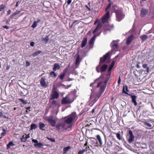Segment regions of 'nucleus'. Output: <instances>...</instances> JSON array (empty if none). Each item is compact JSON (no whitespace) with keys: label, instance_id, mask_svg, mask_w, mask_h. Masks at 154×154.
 <instances>
[{"label":"nucleus","instance_id":"6e6552de","mask_svg":"<svg viewBox=\"0 0 154 154\" xmlns=\"http://www.w3.org/2000/svg\"><path fill=\"white\" fill-rule=\"evenodd\" d=\"M102 26V23L100 22L98 24L97 26L95 29L93 31V34L95 35H99L101 33V31H100V29Z\"/></svg>","mask_w":154,"mask_h":154},{"label":"nucleus","instance_id":"79ce46f5","mask_svg":"<svg viewBox=\"0 0 154 154\" xmlns=\"http://www.w3.org/2000/svg\"><path fill=\"white\" fill-rule=\"evenodd\" d=\"M65 76V74L63 73L60 76L59 78L60 79L63 80Z\"/></svg>","mask_w":154,"mask_h":154},{"label":"nucleus","instance_id":"a19ab883","mask_svg":"<svg viewBox=\"0 0 154 154\" xmlns=\"http://www.w3.org/2000/svg\"><path fill=\"white\" fill-rule=\"evenodd\" d=\"M116 135L117 138L119 140H121V137L120 134L119 133H117L116 134Z\"/></svg>","mask_w":154,"mask_h":154},{"label":"nucleus","instance_id":"bf43d9fd","mask_svg":"<svg viewBox=\"0 0 154 154\" xmlns=\"http://www.w3.org/2000/svg\"><path fill=\"white\" fill-rule=\"evenodd\" d=\"M19 11H18V12H15L14 13V14H13V15L12 16H14V15H17V14H18V13H19Z\"/></svg>","mask_w":154,"mask_h":154},{"label":"nucleus","instance_id":"ddd939ff","mask_svg":"<svg viewBox=\"0 0 154 154\" xmlns=\"http://www.w3.org/2000/svg\"><path fill=\"white\" fill-rule=\"evenodd\" d=\"M45 78L42 77L40 80V85L42 86L44 88H46L48 87V85L45 81Z\"/></svg>","mask_w":154,"mask_h":154},{"label":"nucleus","instance_id":"a878e982","mask_svg":"<svg viewBox=\"0 0 154 154\" xmlns=\"http://www.w3.org/2000/svg\"><path fill=\"white\" fill-rule=\"evenodd\" d=\"M97 138L98 140L100 145H102V144L103 143L102 141L101 137L99 135H97Z\"/></svg>","mask_w":154,"mask_h":154},{"label":"nucleus","instance_id":"1a4fd4ad","mask_svg":"<svg viewBox=\"0 0 154 154\" xmlns=\"http://www.w3.org/2000/svg\"><path fill=\"white\" fill-rule=\"evenodd\" d=\"M73 99L70 98L68 96H66L62 99L61 103L62 104L70 103L73 102Z\"/></svg>","mask_w":154,"mask_h":154},{"label":"nucleus","instance_id":"4d7b16f0","mask_svg":"<svg viewBox=\"0 0 154 154\" xmlns=\"http://www.w3.org/2000/svg\"><path fill=\"white\" fill-rule=\"evenodd\" d=\"M2 27L3 28H5L7 29H8L9 28L8 26H3Z\"/></svg>","mask_w":154,"mask_h":154},{"label":"nucleus","instance_id":"2eb2a0df","mask_svg":"<svg viewBox=\"0 0 154 154\" xmlns=\"http://www.w3.org/2000/svg\"><path fill=\"white\" fill-rule=\"evenodd\" d=\"M47 120L52 127H54L55 126L56 122L55 120L52 119L48 118Z\"/></svg>","mask_w":154,"mask_h":154},{"label":"nucleus","instance_id":"cd10ccee","mask_svg":"<svg viewBox=\"0 0 154 154\" xmlns=\"http://www.w3.org/2000/svg\"><path fill=\"white\" fill-rule=\"evenodd\" d=\"M71 148V147L69 146L64 148L63 150V153H66L68 151V150L70 149Z\"/></svg>","mask_w":154,"mask_h":154},{"label":"nucleus","instance_id":"7ed1b4c3","mask_svg":"<svg viewBox=\"0 0 154 154\" xmlns=\"http://www.w3.org/2000/svg\"><path fill=\"white\" fill-rule=\"evenodd\" d=\"M76 117L75 112H73L69 116L65 117L64 118V121L66 124H70L75 119Z\"/></svg>","mask_w":154,"mask_h":154},{"label":"nucleus","instance_id":"13d9d810","mask_svg":"<svg viewBox=\"0 0 154 154\" xmlns=\"http://www.w3.org/2000/svg\"><path fill=\"white\" fill-rule=\"evenodd\" d=\"M25 136L27 139L29 138L30 137L29 134H28L27 135H26Z\"/></svg>","mask_w":154,"mask_h":154},{"label":"nucleus","instance_id":"4c0bfd02","mask_svg":"<svg viewBox=\"0 0 154 154\" xmlns=\"http://www.w3.org/2000/svg\"><path fill=\"white\" fill-rule=\"evenodd\" d=\"M49 40L48 38V36H47L45 38H43L42 40L44 41L45 42H48Z\"/></svg>","mask_w":154,"mask_h":154},{"label":"nucleus","instance_id":"c756f323","mask_svg":"<svg viewBox=\"0 0 154 154\" xmlns=\"http://www.w3.org/2000/svg\"><path fill=\"white\" fill-rule=\"evenodd\" d=\"M37 126L35 124H32L30 126V130H32L33 129H35L37 128Z\"/></svg>","mask_w":154,"mask_h":154},{"label":"nucleus","instance_id":"4be33fe9","mask_svg":"<svg viewBox=\"0 0 154 154\" xmlns=\"http://www.w3.org/2000/svg\"><path fill=\"white\" fill-rule=\"evenodd\" d=\"M148 13V11L146 9H142L141 10V14L142 17L146 15Z\"/></svg>","mask_w":154,"mask_h":154},{"label":"nucleus","instance_id":"f03ea898","mask_svg":"<svg viewBox=\"0 0 154 154\" xmlns=\"http://www.w3.org/2000/svg\"><path fill=\"white\" fill-rule=\"evenodd\" d=\"M109 79V78L106 79L104 78L102 75L98 78V80L100 82L97 84V87H100V95H102L104 91Z\"/></svg>","mask_w":154,"mask_h":154},{"label":"nucleus","instance_id":"58836bf2","mask_svg":"<svg viewBox=\"0 0 154 154\" xmlns=\"http://www.w3.org/2000/svg\"><path fill=\"white\" fill-rule=\"evenodd\" d=\"M111 4H109L106 9V12L108 11L107 10L109 9L111 7Z\"/></svg>","mask_w":154,"mask_h":154},{"label":"nucleus","instance_id":"5fc2aeb1","mask_svg":"<svg viewBox=\"0 0 154 154\" xmlns=\"http://www.w3.org/2000/svg\"><path fill=\"white\" fill-rule=\"evenodd\" d=\"M147 64H144L143 65V67L144 68H146L147 67Z\"/></svg>","mask_w":154,"mask_h":154},{"label":"nucleus","instance_id":"680f3d73","mask_svg":"<svg viewBox=\"0 0 154 154\" xmlns=\"http://www.w3.org/2000/svg\"><path fill=\"white\" fill-rule=\"evenodd\" d=\"M11 12V11L10 10H9L8 11H7V14L8 15Z\"/></svg>","mask_w":154,"mask_h":154},{"label":"nucleus","instance_id":"c85d7f7f","mask_svg":"<svg viewBox=\"0 0 154 154\" xmlns=\"http://www.w3.org/2000/svg\"><path fill=\"white\" fill-rule=\"evenodd\" d=\"M119 10V9H118V8L116 5H114L113 6L112 8V11L114 12H115L116 13V12L118 11Z\"/></svg>","mask_w":154,"mask_h":154},{"label":"nucleus","instance_id":"de8ad7c7","mask_svg":"<svg viewBox=\"0 0 154 154\" xmlns=\"http://www.w3.org/2000/svg\"><path fill=\"white\" fill-rule=\"evenodd\" d=\"M121 78H120V77L119 76V79H118V84L119 85L121 83Z\"/></svg>","mask_w":154,"mask_h":154},{"label":"nucleus","instance_id":"37998d69","mask_svg":"<svg viewBox=\"0 0 154 154\" xmlns=\"http://www.w3.org/2000/svg\"><path fill=\"white\" fill-rule=\"evenodd\" d=\"M85 152V151L84 149L80 150L78 152V154H83Z\"/></svg>","mask_w":154,"mask_h":154},{"label":"nucleus","instance_id":"72a5a7b5","mask_svg":"<svg viewBox=\"0 0 154 154\" xmlns=\"http://www.w3.org/2000/svg\"><path fill=\"white\" fill-rule=\"evenodd\" d=\"M18 100L22 102L24 104H26L28 103V102L26 100H24L20 98Z\"/></svg>","mask_w":154,"mask_h":154},{"label":"nucleus","instance_id":"2f4dec72","mask_svg":"<svg viewBox=\"0 0 154 154\" xmlns=\"http://www.w3.org/2000/svg\"><path fill=\"white\" fill-rule=\"evenodd\" d=\"M140 38L142 40L144 41L148 38V36L146 35H143L141 36Z\"/></svg>","mask_w":154,"mask_h":154},{"label":"nucleus","instance_id":"20e7f679","mask_svg":"<svg viewBox=\"0 0 154 154\" xmlns=\"http://www.w3.org/2000/svg\"><path fill=\"white\" fill-rule=\"evenodd\" d=\"M91 91L89 99L91 102H96L102 95H100V92L97 93H96L92 90Z\"/></svg>","mask_w":154,"mask_h":154},{"label":"nucleus","instance_id":"9b49d317","mask_svg":"<svg viewBox=\"0 0 154 154\" xmlns=\"http://www.w3.org/2000/svg\"><path fill=\"white\" fill-rule=\"evenodd\" d=\"M65 124L64 123H60L57 124L56 126L57 129L59 131H61L63 130L65 127Z\"/></svg>","mask_w":154,"mask_h":154},{"label":"nucleus","instance_id":"f257e3e1","mask_svg":"<svg viewBox=\"0 0 154 154\" xmlns=\"http://www.w3.org/2000/svg\"><path fill=\"white\" fill-rule=\"evenodd\" d=\"M111 53L110 51L106 54L103 57L100 58V61L99 65L96 67V69L98 72H100V69L101 70V72H104L107 67V65L104 64L102 65V63L104 62L106 59L109 58V55Z\"/></svg>","mask_w":154,"mask_h":154},{"label":"nucleus","instance_id":"a18cd8bd","mask_svg":"<svg viewBox=\"0 0 154 154\" xmlns=\"http://www.w3.org/2000/svg\"><path fill=\"white\" fill-rule=\"evenodd\" d=\"M4 8V6L3 5H2L0 6V11H1Z\"/></svg>","mask_w":154,"mask_h":154},{"label":"nucleus","instance_id":"f8f14e48","mask_svg":"<svg viewBox=\"0 0 154 154\" xmlns=\"http://www.w3.org/2000/svg\"><path fill=\"white\" fill-rule=\"evenodd\" d=\"M32 141L35 143L34 146L35 147L41 148L43 146V144L40 142L38 143L37 140L33 139Z\"/></svg>","mask_w":154,"mask_h":154},{"label":"nucleus","instance_id":"7c9ffc66","mask_svg":"<svg viewBox=\"0 0 154 154\" xmlns=\"http://www.w3.org/2000/svg\"><path fill=\"white\" fill-rule=\"evenodd\" d=\"M41 53V51H38L35 52H34L32 55V56L33 57H35L37 55H38Z\"/></svg>","mask_w":154,"mask_h":154},{"label":"nucleus","instance_id":"e2e57ef3","mask_svg":"<svg viewBox=\"0 0 154 154\" xmlns=\"http://www.w3.org/2000/svg\"><path fill=\"white\" fill-rule=\"evenodd\" d=\"M115 63V61L114 60L112 61V62L111 63V64L114 66Z\"/></svg>","mask_w":154,"mask_h":154},{"label":"nucleus","instance_id":"0eeeda50","mask_svg":"<svg viewBox=\"0 0 154 154\" xmlns=\"http://www.w3.org/2000/svg\"><path fill=\"white\" fill-rule=\"evenodd\" d=\"M128 137H127L128 142L131 143L134 141V136L132 132L130 129L128 130Z\"/></svg>","mask_w":154,"mask_h":154},{"label":"nucleus","instance_id":"c9c22d12","mask_svg":"<svg viewBox=\"0 0 154 154\" xmlns=\"http://www.w3.org/2000/svg\"><path fill=\"white\" fill-rule=\"evenodd\" d=\"M79 60H80V57L79 56H78L77 57L76 60V62H75V64L76 65H78L79 62Z\"/></svg>","mask_w":154,"mask_h":154},{"label":"nucleus","instance_id":"5701e85b","mask_svg":"<svg viewBox=\"0 0 154 154\" xmlns=\"http://www.w3.org/2000/svg\"><path fill=\"white\" fill-rule=\"evenodd\" d=\"M60 66L58 63H55L54 65V67L53 69L54 71H56L57 69H60Z\"/></svg>","mask_w":154,"mask_h":154},{"label":"nucleus","instance_id":"6ab92c4d","mask_svg":"<svg viewBox=\"0 0 154 154\" xmlns=\"http://www.w3.org/2000/svg\"><path fill=\"white\" fill-rule=\"evenodd\" d=\"M133 35H130L127 39L126 43L127 45H128L133 40Z\"/></svg>","mask_w":154,"mask_h":154},{"label":"nucleus","instance_id":"4468645a","mask_svg":"<svg viewBox=\"0 0 154 154\" xmlns=\"http://www.w3.org/2000/svg\"><path fill=\"white\" fill-rule=\"evenodd\" d=\"M119 42L118 40H116V41L113 40L111 43L110 44V46L112 48V49L115 50L116 48H117V44L115 43V42L117 43Z\"/></svg>","mask_w":154,"mask_h":154},{"label":"nucleus","instance_id":"09e8293b","mask_svg":"<svg viewBox=\"0 0 154 154\" xmlns=\"http://www.w3.org/2000/svg\"><path fill=\"white\" fill-rule=\"evenodd\" d=\"M30 65V63L28 61H26V66L27 67L29 66Z\"/></svg>","mask_w":154,"mask_h":154},{"label":"nucleus","instance_id":"412c9836","mask_svg":"<svg viewBox=\"0 0 154 154\" xmlns=\"http://www.w3.org/2000/svg\"><path fill=\"white\" fill-rule=\"evenodd\" d=\"M39 128L42 131H45V125L42 122H39Z\"/></svg>","mask_w":154,"mask_h":154},{"label":"nucleus","instance_id":"aec40b11","mask_svg":"<svg viewBox=\"0 0 154 154\" xmlns=\"http://www.w3.org/2000/svg\"><path fill=\"white\" fill-rule=\"evenodd\" d=\"M113 28V26L112 25H107L106 27L104 28V33L105 34V32H106L108 30L110 31Z\"/></svg>","mask_w":154,"mask_h":154},{"label":"nucleus","instance_id":"e433bc0d","mask_svg":"<svg viewBox=\"0 0 154 154\" xmlns=\"http://www.w3.org/2000/svg\"><path fill=\"white\" fill-rule=\"evenodd\" d=\"M51 104L53 106H55L57 105V103L56 101L54 100L52 101Z\"/></svg>","mask_w":154,"mask_h":154},{"label":"nucleus","instance_id":"052dcab7","mask_svg":"<svg viewBox=\"0 0 154 154\" xmlns=\"http://www.w3.org/2000/svg\"><path fill=\"white\" fill-rule=\"evenodd\" d=\"M98 19H97L94 23V25H95L97 23V22H98Z\"/></svg>","mask_w":154,"mask_h":154},{"label":"nucleus","instance_id":"49530a36","mask_svg":"<svg viewBox=\"0 0 154 154\" xmlns=\"http://www.w3.org/2000/svg\"><path fill=\"white\" fill-rule=\"evenodd\" d=\"M47 138L51 141L52 142H55V140L54 138H49L47 137Z\"/></svg>","mask_w":154,"mask_h":154},{"label":"nucleus","instance_id":"6e6d98bb","mask_svg":"<svg viewBox=\"0 0 154 154\" xmlns=\"http://www.w3.org/2000/svg\"><path fill=\"white\" fill-rule=\"evenodd\" d=\"M34 45V42H31L30 43V45L32 47H33Z\"/></svg>","mask_w":154,"mask_h":154},{"label":"nucleus","instance_id":"3c124183","mask_svg":"<svg viewBox=\"0 0 154 154\" xmlns=\"http://www.w3.org/2000/svg\"><path fill=\"white\" fill-rule=\"evenodd\" d=\"M72 2V0H68L67 1V4L68 5H69L71 4Z\"/></svg>","mask_w":154,"mask_h":154},{"label":"nucleus","instance_id":"a211bd4d","mask_svg":"<svg viewBox=\"0 0 154 154\" xmlns=\"http://www.w3.org/2000/svg\"><path fill=\"white\" fill-rule=\"evenodd\" d=\"M41 20L39 19H38L36 21H34L32 25V27L34 29L35 28L37 25V23H39L41 21Z\"/></svg>","mask_w":154,"mask_h":154},{"label":"nucleus","instance_id":"774afa93","mask_svg":"<svg viewBox=\"0 0 154 154\" xmlns=\"http://www.w3.org/2000/svg\"><path fill=\"white\" fill-rule=\"evenodd\" d=\"M2 130V131H3V132H6V130H5V129H4V128H3Z\"/></svg>","mask_w":154,"mask_h":154},{"label":"nucleus","instance_id":"0e129e2a","mask_svg":"<svg viewBox=\"0 0 154 154\" xmlns=\"http://www.w3.org/2000/svg\"><path fill=\"white\" fill-rule=\"evenodd\" d=\"M78 21V20H75L73 21L72 24V26L75 23L77 22Z\"/></svg>","mask_w":154,"mask_h":154},{"label":"nucleus","instance_id":"393cba45","mask_svg":"<svg viewBox=\"0 0 154 154\" xmlns=\"http://www.w3.org/2000/svg\"><path fill=\"white\" fill-rule=\"evenodd\" d=\"M14 145V144L12 141H10L9 142L8 144L7 145V149H8L10 148L11 146H13Z\"/></svg>","mask_w":154,"mask_h":154},{"label":"nucleus","instance_id":"423d86ee","mask_svg":"<svg viewBox=\"0 0 154 154\" xmlns=\"http://www.w3.org/2000/svg\"><path fill=\"white\" fill-rule=\"evenodd\" d=\"M57 88L54 87L53 88L52 91L50 96V99H57L59 97V94L57 91Z\"/></svg>","mask_w":154,"mask_h":154},{"label":"nucleus","instance_id":"dca6fc26","mask_svg":"<svg viewBox=\"0 0 154 154\" xmlns=\"http://www.w3.org/2000/svg\"><path fill=\"white\" fill-rule=\"evenodd\" d=\"M98 36V35L95 34L93 36L89 42V44L90 46H92L96 38Z\"/></svg>","mask_w":154,"mask_h":154},{"label":"nucleus","instance_id":"9d476101","mask_svg":"<svg viewBox=\"0 0 154 154\" xmlns=\"http://www.w3.org/2000/svg\"><path fill=\"white\" fill-rule=\"evenodd\" d=\"M109 11L106 12L105 14L102 17V22H101L102 23L107 22L109 20Z\"/></svg>","mask_w":154,"mask_h":154},{"label":"nucleus","instance_id":"ea45409f","mask_svg":"<svg viewBox=\"0 0 154 154\" xmlns=\"http://www.w3.org/2000/svg\"><path fill=\"white\" fill-rule=\"evenodd\" d=\"M144 124L145 125H147L149 127H151L152 126L151 124L149 123L146 122H145Z\"/></svg>","mask_w":154,"mask_h":154},{"label":"nucleus","instance_id":"338daca9","mask_svg":"<svg viewBox=\"0 0 154 154\" xmlns=\"http://www.w3.org/2000/svg\"><path fill=\"white\" fill-rule=\"evenodd\" d=\"M137 67L138 68H140V66L138 64H137Z\"/></svg>","mask_w":154,"mask_h":154},{"label":"nucleus","instance_id":"473e14b6","mask_svg":"<svg viewBox=\"0 0 154 154\" xmlns=\"http://www.w3.org/2000/svg\"><path fill=\"white\" fill-rule=\"evenodd\" d=\"M27 139L26 138L25 135H23L21 138V141L22 142H26V141Z\"/></svg>","mask_w":154,"mask_h":154},{"label":"nucleus","instance_id":"8fccbe9b","mask_svg":"<svg viewBox=\"0 0 154 154\" xmlns=\"http://www.w3.org/2000/svg\"><path fill=\"white\" fill-rule=\"evenodd\" d=\"M89 148H90L89 146H86L84 149L85 151V152H86L88 150V149H89Z\"/></svg>","mask_w":154,"mask_h":154},{"label":"nucleus","instance_id":"c03bdc74","mask_svg":"<svg viewBox=\"0 0 154 154\" xmlns=\"http://www.w3.org/2000/svg\"><path fill=\"white\" fill-rule=\"evenodd\" d=\"M112 68L111 67H110V66H109V68H108V71L109 72V73H108V76L110 74V73L109 72H110L111 70L112 69Z\"/></svg>","mask_w":154,"mask_h":154},{"label":"nucleus","instance_id":"603ef678","mask_svg":"<svg viewBox=\"0 0 154 154\" xmlns=\"http://www.w3.org/2000/svg\"><path fill=\"white\" fill-rule=\"evenodd\" d=\"M5 134H6V133L5 132H2L1 134V135L2 136L1 137H2L5 136Z\"/></svg>","mask_w":154,"mask_h":154},{"label":"nucleus","instance_id":"864d4df0","mask_svg":"<svg viewBox=\"0 0 154 154\" xmlns=\"http://www.w3.org/2000/svg\"><path fill=\"white\" fill-rule=\"evenodd\" d=\"M85 7L86 8H87V9L88 10L90 11H91V9L90 8V7H89L87 5H85Z\"/></svg>","mask_w":154,"mask_h":154},{"label":"nucleus","instance_id":"f704fd0d","mask_svg":"<svg viewBox=\"0 0 154 154\" xmlns=\"http://www.w3.org/2000/svg\"><path fill=\"white\" fill-rule=\"evenodd\" d=\"M50 75L52 77H56L57 76V74L53 71L51 72L50 73Z\"/></svg>","mask_w":154,"mask_h":154},{"label":"nucleus","instance_id":"39448f33","mask_svg":"<svg viewBox=\"0 0 154 154\" xmlns=\"http://www.w3.org/2000/svg\"><path fill=\"white\" fill-rule=\"evenodd\" d=\"M116 20L118 21H121L124 17L125 15L122 13V11L121 9L119 10H118L116 12Z\"/></svg>","mask_w":154,"mask_h":154},{"label":"nucleus","instance_id":"bb28decb","mask_svg":"<svg viewBox=\"0 0 154 154\" xmlns=\"http://www.w3.org/2000/svg\"><path fill=\"white\" fill-rule=\"evenodd\" d=\"M128 92V89L127 87L126 86L125 88V86H124L123 88V93L128 94L127 93V92Z\"/></svg>","mask_w":154,"mask_h":154},{"label":"nucleus","instance_id":"f3484780","mask_svg":"<svg viewBox=\"0 0 154 154\" xmlns=\"http://www.w3.org/2000/svg\"><path fill=\"white\" fill-rule=\"evenodd\" d=\"M137 97L135 95H131V98L132 102L134 103V105L135 106H136L137 104L136 100V98H137Z\"/></svg>","mask_w":154,"mask_h":154},{"label":"nucleus","instance_id":"69168bd1","mask_svg":"<svg viewBox=\"0 0 154 154\" xmlns=\"http://www.w3.org/2000/svg\"><path fill=\"white\" fill-rule=\"evenodd\" d=\"M87 142H86V143L84 144V147H85V146L86 147L87 146Z\"/></svg>","mask_w":154,"mask_h":154},{"label":"nucleus","instance_id":"b1692460","mask_svg":"<svg viewBox=\"0 0 154 154\" xmlns=\"http://www.w3.org/2000/svg\"><path fill=\"white\" fill-rule=\"evenodd\" d=\"M87 41V38H85L83 40L81 44L82 48H83L85 46V45L86 44Z\"/></svg>","mask_w":154,"mask_h":154}]
</instances>
